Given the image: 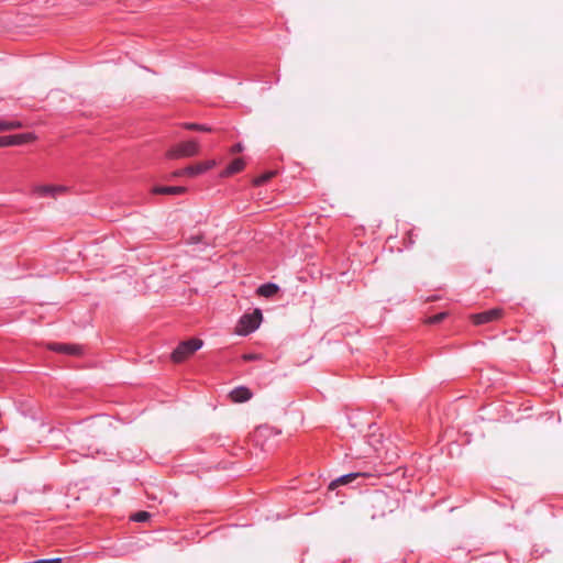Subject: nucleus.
Returning a JSON list of instances; mask_svg holds the SVG:
<instances>
[{
	"label": "nucleus",
	"instance_id": "1",
	"mask_svg": "<svg viewBox=\"0 0 563 563\" xmlns=\"http://www.w3.org/2000/svg\"><path fill=\"white\" fill-rule=\"evenodd\" d=\"M200 152V145L197 141L190 140L181 142L166 152V157L169 159H178L183 157H192Z\"/></svg>",
	"mask_w": 563,
	"mask_h": 563
},
{
	"label": "nucleus",
	"instance_id": "2",
	"mask_svg": "<svg viewBox=\"0 0 563 563\" xmlns=\"http://www.w3.org/2000/svg\"><path fill=\"white\" fill-rule=\"evenodd\" d=\"M261 321L262 312L260 309H255L252 313L241 317L235 331L240 335H246L256 330L260 327Z\"/></svg>",
	"mask_w": 563,
	"mask_h": 563
},
{
	"label": "nucleus",
	"instance_id": "3",
	"mask_svg": "<svg viewBox=\"0 0 563 563\" xmlns=\"http://www.w3.org/2000/svg\"><path fill=\"white\" fill-rule=\"evenodd\" d=\"M200 339H190L181 342L173 352L172 360L176 363H180L192 355L197 350L202 346Z\"/></svg>",
	"mask_w": 563,
	"mask_h": 563
},
{
	"label": "nucleus",
	"instance_id": "4",
	"mask_svg": "<svg viewBox=\"0 0 563 563\" xmlns=\"http://www.w3.org/2000/svg\"><path fill=\"white\" fill-rule=\"evenodd\" d=\"M33 194L44 197L51 196L56 198L57 195H63L68 191V187L62 185H35L32 189Z\"/></svg>",
	"mask_w": 563,
	"mask_h": 563
},
{
	"label": "nucleus",
	"instance_id": "5",
	"mask_svg": "<svg viewBox=\"0 0 563 563\" xmlns=\"http://www.w3.org/2000/svg\"><path fill=\"white\" fill-rule=\"evenodd\" d=\"M35 139V135L32 133L0 136V147L22 145L33 142Z\"/></svg>",
	"mask_w": 563,
	"mask_h": 563
},
{
	"label": "nucleus",
	"instance_id": "6",
	"mask_svg": "<svg viewBox=\"0 0 563 563\" xmlns=\"http://www.w3.org/2000/svg\"><path fill=\"white\" fill-rule=\"evenodd\" d=\"M47 349L51 351L80 356L82 355V346L78 344H67V343H49L47 344Z\"/></svg>",
	"mask_w": 563,
	"mask_h": 563
},
{
	"label": "nucleus",
	"instance_id": "7",
	"mask_svg": "<svg viewBox=\"0 0 563 563\" xmlns=\"http://www.w3.org/2000/svg\"><path fill=\"white\" fill-rule=\"evenodd\" d=\"M501 316H503V310L500 308H494L488 311L473 314L472 321L474 324L479 325V324L495 321V320L501 318Z\"/></svg>",
	"mask_w": 563,
	"mask_h": 563
},
{
	"label": "nucleus",
	"instance_id": "8",
	"mask_svg": "<svg viewBox=\"0 0 563 563\" xmlns=\"http://www.w3.org/2000/svg\"><path fill=\"white\" fill-rule=\"evenodd\" d=\"M214 166H216V161H208V162L199 163V164H196L192 166H188V167L184 168V173H187V176H189V177H195V176H198V175L211 169Z\"/></svg>",
	"mask_w": 563,
	"mask_h": 563
},
{
	"label": "nucleus",
	"instance_id": "9",
	"mask_svg": "<svg viewBox=\"0 0 563 563\" xmlns=\"http://www.w3.org/2000/svg\"><path fill=\"white\" fill-rule=\"evenodd\" d=\"M252 391L244 386H240L231 390L229 397L233 402H245L252 398Z\"/></svg>",
	"mask_w": 563,
	"mask_h": 563
},
{
	"label": "nucleus",
	"instance_id": "10",
	"mask_svg": "<svg viewBox=\"0 0 563 563\" xmlns=\"http://www.w3.org/2000/svg\"><path fill=\"white\" fill-rule=\"evenodd\" d=\"M155 195H181L186 192L185 187L180 186H156L152 189Z\"/></svg>",
	"mask_w": 563,
	"mask_h": 563
},
{
	"label": "nucleus",
	"instance_id": "11",
	"mask_svg": "<svg viewBox=\"0 0 563 563\" xmlns=\"http://www.w3.org/2000/svg\"><path fill=\"white\" fill-rule=\"evenodd\" d=\"M365 475L366 474H364V473H351V474L343 475V476L336 478L335 481L331 482V484L329 485V489H334L339 485H346V484L353 482L355 478H357L360 476H365Z\"/></svg>",
	"mask_w": 563,
	"mask_h": 563
},
{
	"label": "nucleus",
	"instance_id": "12",
	"mask_svg": "<svg viewBox=\"0 0 563 563\" xmlns=\"http://www.w3.org/2000/svg\"><path fill=\"white\" fill-rule=\"evenodd\" d=\"M244 166H245V163H244V161L242 158H235L227 167V169L223 170L222 176L228 177V176H231L233 174L240 173L241 170H243Z\"/></svg>",
	"mask_w": 563,
	"mask_h": 563
},
{
	"label": "nucleus",
	"instance_id": "13",
	"mask_svg": "<svg viewBox=\"0 0 563 563\" xmlns=\"http://www.w3.org/2000/svg\"><path fill=\"white\" fill-rule=\"evenodd\" d=\"M278 290H279V287L276 284L268 283V284H264V285L260 286L257 289V294L260 296L269 298V297H273L274 295H276L278 292Z\"/></svg>",
	"mask_w": 563,
	"mask_h": 563
},
{
	"label": "nucleus",
	"instance_id": "14",
	"mask_svg": "<svg viewBox=\"0 0 563 563\" xmlns=\"http://www.w3.org/2000/svg\"><path fill=\"white\" fill-rule=\"evenodd\" d=\"M22 123L20 121H0V132L20 129Z\"/></svg>",
	"mask_w": 563,
	"mask_h": 563
},
{
	"label": "nucleus",
	"instance_id": "15",
	"mask_svg": "<svg viewBox=\"0 0 563 563\" xmlns=\"http://www.w3.org/2000/svg\"><path fill=\"white\" fill-rule=\"evenodd\" d=\"M183 126L187 130H195L200 132H211L212 129L208 125L198 124V123H184Z\"/></svg>",
	"mask_w": 563,
	"mask_h": 563
},
{
	"label": "nucleus",
	"instance_id": "16",
	"mask_svg": "<svg viewBox=\"0 0 563 563\" xmlns=\"http://www.w3.org/2000/svg\"><path fill=\"white\" fill-rule=\"evenodd\" d=\"M275 176V172H267L254 179V185L261 186Z\"/></svg>",
	"mask_w": 563,
	"mask_h": 563
},
{
	"label": "nucleus",
	"instance_id": "17",
	"mask_svg": "<svg viewBox=\"0 0 563 563\" xmlns=\"http://www.w3.org/2000/svg\"><path fill=\"white\" fill-rule=\"evenodd\" d=\"M151 518V514L147 512V511H139V512H135L131 519L136 521V522H145L147 521L148 519Z\"/></svg>",
	"mask_w": 563,
	"mask_h": 563
},
{
	"label": "nucleus",
	"instance_id": "18",
	"mask_svg": "<svg viewBox=\"0 0 563 563\" xmlns=\"http://www.w3.org/2000/svg\"><path fill=\"white\" fill-rule=\"evenodd\" d=\"M446 317L445 312H440L438 314H434L428 319V323L434 324L441 322Z\"/></svg>",
	"mask_w": 563,
	"mask_h": 563
},
{
	"label": "nucleus",
	"instance_id": "19",
	"mask_svg": "<svg viewBox=\"0 0 563 563\" xmlns=\"http://www.w3.org/2000/svg\"><path fill=\"white\" fill-rule=\"evenodd\" d=\"M243 145L241 143H238L231 147V153H240L243 151Z\"/></svg>",
	"mask_w": 563,
	"mask_h": 563
},
{
	"label": "nucleus",
	"instance_id": "20",
	"mask_svg": "<svg viewBox=\"0 0 563 563\" xmlns=\"http://www.w3.org/2000/svg\"><path fill=\"white\" fill-rule=\"evenodd\" d=\"M243 358L246 360V361H254V360H257L258 356L256 354H245L243 356Z\"/></svg>",
	"mask_w": 563,
	"mask_h": 563
},
{
	"label": "nucleus",
	"instance_id": "21",
	"mask_svg": "<svg viewBox=\"0 0 563 563\" xmlns=\"http://www.w3.org/2000/svg\"><path fill=\"white\" fill-rule=\"evenodd\" d=\"M181 176H187V173H184V168L173 173V177H181Z\"/></svg>",
	"mask_w": 563,
	"mask_h": 563
}]
</instances>
